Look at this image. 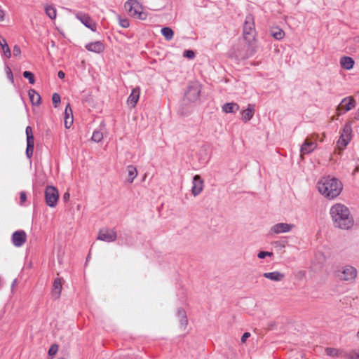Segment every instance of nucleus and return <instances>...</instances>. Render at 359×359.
Listing matches in <instances>:
<instances>
[{
	"label": "nucleus",
	"instance_id": "nucleus-2",
	"mask_svg": "<svg viewBox=\"0 0 359 359\" xmlns=\"http://www.w3.org/2000/svg\"><path fill=\"white\" fill-rule=\"evenodd\" d=\"M333 225L340 229H350L354 224V219L348 207L341 203L333 205L330 210Z\"/></svg>",
	"mask_w": 359,
	"mask_h": 359
},
{
	"label": "nucleus",
	"instance_id": "nucleus-50",
	"mask_svg": "<svg viewBox=\"0 0 359 359\" xmlns=\"http://www.w3.org/2000/svg\"><path fill=\"white\" fill-rule=\"evenodd\" d=\"M355 118H356L357 119H359V109H358V111H357V112H356V114H355Z\"/></svg>",
	"mask_w": 359,
	"mask_h": 359
},
{
	"label": "nucleus",
	"instance_id": "nucleus-29",
	"mask_svg": "<svg viewBox=\"0 0 359 359\" xmlns=\"http://www.w3.org/2000/svg\"><path fill=\"white\" fill-rule=\"evenodd\" d=\"M46 14L52 20L55 19L57 15V11L55 7L47 6L45 7Z\"/></svg>",
	"mask_w": 359,
	"mask_h": 359
},
{
	"label": "nucleus",
	"instance_id": "nucleus-15",
	"mask_svg": "<svg viewBox=\"0 0 359 359\" xmlns=\"http://www.w3.org/2000/svg\"><path fill=\"white\" fill-rule=\"evenodd\" d=\"M86 48L89 51L100 53L104 50V46L100 41H95L86 44Z\"/></svg>",
	"mask_w": 359,
	"mask_h": 359
},
{
	"label": "nucleus",
	"instance_id": "nucleus-20",
	"mask_svg": "<svg viewBox=\"0 0 359 359\" xmlns=\"http://www.w3.org/2000/svg\"><path fill=\"white\" fill-rule=\"evenodd\" d=\"M354 63V60L351 57L343 56L340 59L341 66L346 70L351 69L353 67Z\"/></svg>",
	"mask_w": 359,
	"mask_h": 359
},
{
	"label": "nucleus",
	"instance_id": "nucleus-26",
	"mask_svg": "<svg viewBox=\"0 0 359 359\" xmlns=\"http://www.w3.org/2000/svg\"><path fill=\"white\" fill-rule=\"evenodd\" d=\"M127 170L128 173V182L132 183L137 175V169L135 166L130 165L127 167Z\"/></svg>",
	"mask_w": 359,
	"mask_h": 359
},
{
	"label": "nucleus",
	"instance_id": "nucleus-39",
	"mask_svg": "<svg viewBox=\"0 0 359 359\" xmlns=\"http://www.w3.org/2000/svg\"><path fill=\"white\" fill-rule=\"evenodd\" d=\"M53 104L55 107H57V104L60 102V96L59 94L55 93L52 96Z\"/></svg>",
	"mask_w": 359,
	"mask_h": 359
},
{
	"label": "nucleus",
	"instance_id": "nucleus-32",
	"mask_svg": "<svg viewBox=\"0 0 359 359\" xmlns=\"http://www.w3.org/2000/svg\"><path fill=\"white\" fill-rule=\"evenodd\" d=\"M103 139V134L99 130H95L93 133L92 140L95 142H100Z\"/></svg>",
	"mask_w": 359,
	"mask_h": 359
},
{
	"label": "nucleus",
	"instance_id": "nucleus-48",
	"mask_svg": "<svg viewBox=\"0 0 359 359\" xmlns=\"http://www.w3.org/2000/svg\"><path fill=\"white\" fill-rule=\"evenodd\" d=\"M69 197H70V195H69V192H65L62 196V198L65 201H69Z\"/></svg>",
	"mask_w": 359,
	"mask_h": 359
},
{
	"label": "nucleus",
	"instance_id": "nucleus-22",
	"mask_svg": "<svg viewBox=\"0 0 359 359\" xmlns=\"http://www.w3.org/2000/svg\"><path fill=\"white\" fill-rule=\"evenodd\" d=\"M28 95L31 102L34 105H39L41 103L40 95L34 89H30L28 91Z\"/></svg>",
	"mask_w": 359,
	"mask_h": 359
},
{
	"label": "nucleus",
	"instance_id": "nucleus-6",
	"mask_svg": "<svg viewBox=\"0 0 359 359\" xmlns=\"http://www.w3.org/2000/svg\"><path fill=\"white\" fill-rule=\"evenodd\" d=\"M45 199L47 205L55 207L59 199L58 190L53 186H48L45 189Z\"/></svg>",
	"mask_w": 359,
	"mask_h": 359
},
{
	"label": "nucleus",
	"instance_id": "nucleus-16",
	"mask_svg": "<svg viewBox=\"0 0 359 359\" xmlns=\"http://www.w3.org/2000/svg\"><path fill=\"white\" fill-rule=\"evenodd\" d=\"M263 276L273 281L279 282L285 278V274L279 271L266 272L263 273Z\"/></svg>",
	"mask_w": 359,
	"mask_h": 359
},
{
	"label": "nucleus",
	"instance_id": "nucleus-35",
	"mask_svg": "<svg viewBox=\"0 0 359 359\" xmlns=\"http://www.w3.org/2000/svg\"><path fill=\"white\" fill-rule=\"evenodd\" d=\"M351 140H346V139H344V138H341V137H339L338 142H337V147L339 149H344L346 146L347 144H348V142H350Z\"/></svg>",
	"mask_w": 359,
	"mask_h": 359
},
{
	"label": "nucleus",
	"instance_id": "nucleus-41",
	"mask_svg": "<svg viewBox=\"0 0 359 359\" xmlns=\"http://www.w3.org/2000/svg\"><path fill=\"white\" fill-rule=\"evenodd\" d=\"M273 255L272 252H265V251H260L258 255H257V257L259 258V259H264L265 258L266 256H271Z\"/></svg>",
	"mask_w": 359,
	"mask_h": 359
},
{
	"label": "nucleus",
	"instance_id": "nucleus-7",
	"mask_svg": "<svg viewBox=\"0 0 359 359\" xmlns=\"http://www.w3.org/2000/svg\"><path fill=\"white\" fill-rule=\"evenodd\" d=\"M200 93L201 88L199 84L197 83H191L187 88V90L184 95V99L189 102H194L198 100Z\"/></svg>",
	"mask_w": 359,
	"mask_h": 359
},
{
	"label": "nucleus",
	"instance_id": "nucleus-18",
	"mask_svg": "<svg viewBox=\"0 0 359 359\" xmlns=\"http://www.w3.org/2000/svg\"><path fill=\"white\" fill-rule=\"evenodd\" d=\"M140 88H134L128 98V103L131 107H135L140 97Z\"/></svg>",
	"mask_w": 359,
	"mask_h": 359
},
{
	"label": "nucleus",
	"instance_id": "nucleus-3",
	"mask_svg": "<svg viewBox=\"0 0 359 359\" xmlns=\"http://www.w3.org/2000/svg\"><path fill=\"white\" fill-rule=\"evenodd\" d=\"M316 187L318 191L328 199H333L337 197L343 189V184L341 181L330 175L319 180Z\"/></svg>",
	"mask_w": 359,
	"mask_h": 359
},
{
	"label": "nucleus",
	"instance_id": "nucleus-38",
	"mask_svg": "<svg viewBox=\"0 0 359 359\" xmlns=\"http://www.w3.org/2000/svg\"><path fill=\"white\" fill-rule=\"evenodd\" d=\"M58 348H59V346L57 344H53L48 350V355L50 356L55 355L58 351Z\"/></svg>",
	"mask_w": 359,
	"mask_h": 359
},
{
	"label": "nucleus",
	"instance_id": "nucleus-37",
	"mask_svg": "<svg viewBox=\"0 0 359 359\" xmlns=\"http://www.w3.org/2000/svg\"><path fill=\"white\" fill-rule=\"evenodd\" d=\"M325 353L329 356H337L339 355V351L334 348H327Z\"/></svg>",
	"mask_w": 359,
	"mask_h": 359
},
{
	"label": "nucleus",
	"instance_id": "nucleus-33",
	"mask_svg": "<svg viewBox=\"0 0 359 359\" xmlns=\"http://www.w3.org/2000/svg\"><path fill=\"white\" fill-rule=\"evenodd\" d=\"M34 142H27L26 155L30 158L34 152Z\"/></svg>",
	"mask_w": 359,
	"mask_h": 359
},
{
	"label": "nucleus",
	"instance_id": "nucleus-19",
	"mask_svg": "<svg viewBox=\"0 0 359 359\" xmlns=\"http://www.w3.org/2000/svg\"><path fill=\"white\" fill-rule=\"evenodd\" d=\"M255 114V107L252 104H249L248 108L243 110L241 113L242 114V120L244 122L249 121L254 116Z\"/></svg>",
	"mask_w": 359,
	"mask_h": 359
},
{
	"label": "nucleus",
	"instance_id": "nucleus-51",
	"mask_svg": "<svg viewBox=\"0 0 359 359\" xmlns=\"http://www.w3.org/2000/svg\"><path fill=\"white\" fill-rule=\"evenodd\" d=\"M358 337H359V331L358 332V334H357Z\"/></svg>",
	"mask_w": 359,
	"mask_h": 359
},
{
	"label": "nucleus",
	"instance_id": "nucleus-42",
	"mask_svg": "<svg viewBox=\"0 0 359 359\" xmlns=\"http://www.w3.org/2000/svg\"><path fill=\"white\" fill-rule=\"evenodd\" d=\"M346 359H359V352L353 351L346 355Z\"/></svg>",
	"mask_w": 359,
	"mask_h": 359
},
{
	"label": "nucleus",
	"instance_id": "nucleus-47",
	"mask_svg": "<svg viewBox=\"0 0 359 359\" xmlns=\"http://www.w3.org/2000/svg\"><path fill=\"white\" fill-rule=\"evenodd\" d=\"M5 18V11L0 6V22L4 20Z\"/></svg>",
	"mask_w": 359,
	"mask_h": 359
},
{
	"label": "nucleus",
	"instance_id": "nucleus-24",
	"mask_svg": "<svg viewBox=\"0 0 359 359\" xmlns=\"http://www.w3.org/2000/svg\"><path fill=\"white\" fill-rule=\"evenodd\" d=\"M239 109L238 104L234 102L226 103L222 106V110L225 113H234Z\"/></svg>",
	"mask_w": 359,
	"mask_h": 359
},
{
	"label": "nucleus",
	"instance_id": "nucleus-52",
	"mask_svg": "<svg viewBox=\"0 0 359 359\" xmlns=\"http://www.w3.org/2000/svg\"><path fill=\"white\" fill-rule=\"evenodd\" d=\"M58 359H64V358H58Z\"/></svg>",
	"mask_w": 359,
	"mask_h": 359
},
{
	"label": "nucleus",
	"instance_id": "nucleus-14",
	"mask_svg": "<svg viewBox=\"0 0 359 359\" xmlns=\"http://www.w3.org/2000/svg\"><path fill=\"white\" fill-rule=\"evenodd\" d=\"M203 189V180L198 175H196L193 177L191 193L194 196L199 195Z\"/></svg>",
	"mask_w": 359,
	"mask_h": 359
},
{
	"label": "nucleus",
	"instance_id": "nucleus-5",
	"mask_svg": "<svg viewBox=\"0 0 359 359\" xmlns=\"http://www.w3.org/2000/svg\"><path fill=\"white\" fill-rule=\"evenodd\" d=\"M124 8L131 16L137 17L140 20L146 18L147 15L142 11V6L137 0H128L124 4Z\"/></svg>",
	"mask_w": 359,
	"mask_h": 359
},
{
	"label": "nucleus",
	"instance_id": "nucleus-12",
	"mask_svg": "<svg viewBox=\"0 0 359 359\" xmlns=\"http://www.w3.org/2000/svg\"><path fill=\"white\" fill-rule=\"evenodd\" d=\"M294 225L292 224L287 223H278L270 229L269 233L271 234H279L282 233H287L290 232L293 228Z\"/></svg>",
	"mask_w": 359,
	"mask_h": 359
},
{
	"label": "nucleus",
	"instance_id": "nucleus-46",
	"mask_svg": "<svg viewBox=\"0 0 359 359\" xmlns=\"http://www.w3.org/2000/svg\"><path fill=\"white\" fill-rule=\"evenodd\" d=\"M250 332H245L241 337V342L245 343L248 337H250Z\"/></svg>",
	"mask_w": 359,
	"mask_h": 359
},
{
	"label": "nucleus",
	"instance_id": "nucleus-40",
	"mask_svg": "<svg viewBox=\"0 0 359 359\" xmlns=\"http://www.w3.org/2000/svg\"><path fill=\"white\" fill-rule=\"evenodd\" d=\"M13 53L15 57H18L21 55L20 48L18 45L13 46Z\"/></svg>",
	"mask_w": 359,
	"mask_h": 359
},
{
	"label": "nucleus",
	"instance_id": "nucleus-44",
	"mask_svg": "<svg viewBox=\"0 0 359 359\" xmlns=\"http://www.w3.org/2000/svg\"><path fill=\"white\" fill-rule=\"evenodd\" d=\"M20 203L22 204L24 203L27 200V194L25 191H21L20 196Z\"/></svg>",
	"mask_w": 359,
	"mask_h": 359
},
{
	"label": "nucleus",
	"instance_id": "nucleus-17",
	"mask_svg": "<svg viewBox=\"0 0 359 359\" xmlns=\"http://www.w3.org/2000/svg\"><path fill=\"white\" fill-rule=\"evenodd\" d=\"M73 123V114L70 104L68 103L65 110V126L69 128Z\"/></svg>",
	"mask_w": 359,
	"mask_h": 359
},
{
	"label": "nucleus",
	"instance_id": "nucleus-8",
	"mask_svg": "<svg viewBox=\"0 0 359 359\" xmlns=\"http://www.w3.org/2000/svg\"><path fill=\"white\" fill-rule=\"evenodd\" d=\"M117 233L114 229L104 228L99 231L97 239L102 241L111 243L116 240Z\"/></svg>",
	"mask_w": 359,
	"mask_h": 359
},
{
	"label": "nucleus",
	"instance_id": "nucleus-10",
	"mask_svg": "<svg viewBox=\"0 0 359 359\" xmlns=\"http://www.w3.org/2000/svg\"><path fill=\"white\" fill-rule=\"evenodd\" d=\"M355 105L356 102L353 97H346L344 98L337 109L338 114L341 115L348 111L351 110L355 107Z\"/></svg>",
	"mask_w": 359,
	"mask_h": 359
},
{
	"label": "nucleus",
	"instance_id": "nucleus-23",
	"mask_svg": "<svg viewBox=\"0 0 359 359\" xmlns=\"http://www.w3.org/2000/svg\"><path fill=\"white\" fill-rule=\"evenodd\" d=\"M0 46L2 49L4 55L6 58H10L11 57V49L4 38L0 36Z\"/></svg>",
	"mask_w": 359,
	"mask_h": 359
},
{
	"label": "nucleus",
	"instance_id": "nucleus-28",
	"mask_svg": "<svg viewBox=\"0 0 359 359\" xmlns=\"http://www.w3.org/2000/svg\"><path fill=\"white\" fill-rule=\"evenodd\" d=\"M161 34L167 41H170L174 35V32L168 27H165L161 29Z\"/></svg>",
	"mask_w": 359,
	"mask_h": 359
},
{
	"label": "nucleus",
	"instance_id": "nucleus-13",
	"mask_svg": "<svg viewBox=\"0 0 359 359\" xmlns=\"http://www.w3.org/2000/svg\"><path fill=\"white\" fill-rule=\"evenodd\" d=\"M76 17L86 27L90 29L93 32H95L96 30V24L94 22V21L91 19V18L88 14H85L83 13H76Z\"/></svg>",
	"mask_w": 359,
	"mask_h": 359
},
{
	"label": "nucleus",
	"instance_id": "nucleus-49",
	"mask_svg": "<svg viewBox=\"0 0 359 359\" xmlns=\"http://www.w3.org/2000/svg\"><path fill=\"white\" fill-rule=\"evenodd\" d=\"M57 76L60 79H64L65 76V74L62 71L58 72Z\"/></svg>",
	"mask_w": 359,
	"mask_h": 359
},
{
	"label": "nucleus",
	"instance_id": "nucleus-30",
	"mask_svg": "<svg viewBox=\"0 0 359 359\" xmlns=\"http://www.w3.org/2000/svg\"><path fill=\"white\" fill-rule=\"evenodd\" d=\"M27 136V142H34V137L32 133V129L30 126H27L25 130Z\"/></svg>",
	"mask_w": 359,
	"mask_h": 359
},
{
	"label": "nucleus",
	"instance_id": "nucleus-31",
	"mask_svg": "<svg viewBox=\"0 0 359 359\" xmlns=\"http://www.w3.org/2000/svg\"><path fill=\"white\" fill-rule=\"evenodd\" d=\"M271 34L273 36V38L277 40L282 39L285 36V33L283 30H282L281 29H277L276 30L273 31Z\"/></svg>",
	"mask_w": 359,
	"mask_h": 359
},
{
	"label": "nucleus",
	"instance_id": "nucleus-34",
	"mask_svg": "<svg viewBox=\"0 0 359 359\" xmlns=\"http://www.w3.org/2000/svg\"><path fill=\"white\" fill-rule=\"evenodd\" d=\"M23 76L29 80V83L34 84L35 83L34 75L31 72L25 71L23 72Z\"/></svg>",
	"mask_w": 359,
	"mask_h": 359
},
{
	"label": "nucleus",
	"instance_id": "nucleus-45",
	"mask_svg": "<svg viewBox=\"0 0 359 359\" xmlns=\"http://www.w3.org/2000/svg\"><path fill=\"white\" fill-rule=\"evenodd\" d=\"M6 73H7V75H8V77L9 78V79L13 82V74H12V72H11V69L7 67V69H6Z\"/></svg>",
	"mask_w": 359,
	"mask_h": 359
},
{
	"label": "nucleus",
	"instance_id": "nucleus-27",
	"mask_svg": "<svg viewBox=\"0 0 359 359\" xmlns=\"http://www.w3.org/2000/svg\"><path fill=\"white\" fill-rule=\"evenodd\" d=\"M351 127L349 124L346 123L343 129L342 133H341L340 137L344 138L346 140H351Z\"/></svg>",
	"mask_w": 359,
	"mask_h": 359
},
{
	"label": "nucleus",
	"instance_id": "nucleus-36",
	"mask_svg": "<svg viewBox=\"0 0 359 359\" xmlns=\"http://www.w3.org/2000/svg\"><path fill=\"white\" fill-rule=\"evenodd\" d=\"M118 23L123 28H128L130 26L129 20L127 18H122L118 15Z\"/></svg>",
	"mask_w": 359,
	"mask_h": 359
},
{
	"label": "nucleus",
	"instance_id": "nucleus-21",
	"mask_svg": "<svg viewBox=\"0 0 359 359\" xmlns=\"http://www.w3.org/2000/svg\"><path fill=\"white\" fill-rule=\"evenodd\" d=\"M61 290H62L61 280H60V278H57L54 280V282L53 284L52 294L56 298H58L60 295Z\"/></svg>",
	"mask_w": 359,
	"mask_h": 359
},
{
	"label": "nucleus",
	"instance_id": "nucleus-4",
	"mask_svg": "<svg viewBox=\"0 0 359 359\" xmlns=\"http://www.w3.org/2000/svg\"><path fill=\"white\" fill-rule=\"evenodd\" d=\"M358 275L357 269L350 265L339 266L334 271V276L341 281L353 283Z\"/></svg>",
	"mask_w": 359,
	"mask_h": 359
},
{
	"label": "nucleus",
	"instance_id": "nucleus-25",
	"mask_svg": "<svg viewBox=\"0 0 359 359\" xmlns=\"http://www.w3.org/2000/svg\"><path fill=\"white\" fill-rule=\"evenodd\" d=\"M177 316L179 318L181 326L183 329H184L188 323L185 311L183 309H179L177 310Z\"/></svg>",
	"mask_w": 359,
	"mask_h": 359
},
{
	"label": "nucleus",
	"instance_id": "nucleus-1",
	"mask_svg": "<svg viewBox=\"0 0 359 359\" xmlns=\"http://www.w3.org/2000/svg\"><path fill=\"white\" fill-rule=\"evenodd\" d=\"M255 26L252 15L248 14L243 27V40L244 43L238 47L236 56L241 59H245L252 55L255 52Z\"/></svg>",
	"mask_w": 359,
	"mask_h": 359
},
{
	"label": "nucleus",
	"instance_id": "nucleus-9",
	"mask_svg": "<svg viewBox=\"0 0 359 359\" xmlns=\"http://www.w3.org/2000/svg\"><path fill=\"white\" fill-rule=\"evenodd\" d=\"M317 137V135H313L311 137H308L306 138L301 147L300 151L302 155L310 154L316 148L317 144L316 142V140Z\"/></svg>",
	"mask_w": 359,
	"mask_h": 359
},
{
	"label": "nucleus",
	"instance_id": "nucleus-11",
	"mask_svg": "<svg viewBox=\"0 0 359 359\" xmlns=\"http://www.w3.org/2000/svg\"><path fill=\"white\" fill-rule=\"evenodd\" d=\"M12 243L17 248L22 247L27 241V233L23 230H18L12 234Z\"/></svg>",
	"mask_w": 359,
	"mask_h": 359
},
{
	"label": "nucleus",
	"instance_id": "nucleus-43",
	"mask_svg": "<svg viewBox=\"0 0 359 359\" xmlns=\"http://www.w3.org/2000/svg\"><path fill=\"white\" fill-rule=\"evenodd\" d=\"M195 55V53L191 50H187L184 52V56L189 58L192 59Z\"/></svg>",
	"mask_w": 359,
	"mask_h": 359
}]
</instances>
